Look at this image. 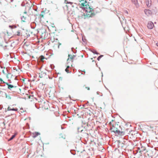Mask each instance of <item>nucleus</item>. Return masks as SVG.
<instances>
[{
  "label": "nucleus",
  "instance_id": "22",
  "mask_svg": "<svg viewBox=\"0 0 158 158\" xmlns=\"http://www.w3.org/2000/svg\"><path fill=\"white\" fill-rule=\"evenodd\" d=\"M65 71L67 73H69V69L67 68H66L65 69Z\"/></svg>",
  "mask_w": 158,
  "mask_h": 158
},
{
  "label": "nucleus",
  "instance_id": "29",
  "mask_svg": "<svg viewBox=\"0 0 158 158\" xmlns=\"http://www.w3.org/2000/svg\"><path fill=\"white\" fill-rule=\"evenodd\" d=\"M69 66H68L67 67V68H67L68 69V68H69Z\"/></svg>",
  "mask_w": 158,
  "mask_h": 158
},
{
  "label": "nucleus",
  "instance_id": "21",
  "mask_svg": "<svg viewBox=\"0 0 158 158\" xmlns=\"http://www.w3.org/2000/svg\"><path fill=\"white\" fill-rule=\"evenodd\" d=\"M99 56L98 58V60H100V59L102 57V56Z\"/></svg>",
  "mask_w": 158,
  "mask_h": 158
},
{
  "label": "nucleus",
  "instance_id": "15",
  "mask_svg": "<svg viewBox=\"0 0 158 158\" xmlns=\"http://www.w3.org/2000/svg\"><path fill=\"white\" fill-rule=\"evenodd\" d=\"M33 134V137L34 138L36 137L37 136H38L39 135H40V134L38 132H35Z\"/></svg>",
  "mask_w": 158,
  "mask_h": 158
},
{
  "label": "nucleus",
  "instance_id": "18",
  "mask_svg": "<svg viewBox=\"0 0 158 158\" xmlns=\"http://www.w3.org/2000/svg\"><path fill=\"white\" fill-rule=\"evenodd\" d=\"M21 19L22 21L23 22H26V19L24 16H23L21 17Z\"/></svg>",
  "mask_w": 158,
  "mask_h": 158
},
{
  "label": "nucleus",
  "instance_id": "17",
  "mask_svg": "<svg viewBox=\"0 0 158 158\" xmlns=\"http://www.w3.org/2000/svg\"><path fill=\"white\" fill-rule=\"evenodd\" d=\"M40 60L42 62L44 61V60L45 59V57L42 55H41L40 56Z\"/></svg>",
  "mask_w": 158,
  "mask_h": 158
},
{
  "label": "nucleus",
  "instance_id": "12",
  "mask_svg": "<svg viewBox=\"0 0 158 158\" xmlns=\"http://www.w3.org/2000/svg\"><path fill=\"white\" fill-rule=\"evenodd\" d=\"M132 2L135 5V6H137L138 5V2L137 0H131Z\"/></svg>",
  "mask_w": 158,
  "mask_h": 158
},
{
  "label": "nucleus",
  "instance_id": "5",
  "mask_svg": "<svg viewBox=\"0 0 158 158\" xmlns=\"http://www.w3.org/2000/svg\"><path fill=\"white\" fill-rule=\"evenodd\" d=\"M6 78L8 79V81H10L13 80H15L16 78V76L15 75H14L13 74L8 73L6 75Z\"/></svg>",
  "mask_w": 158,
  "mask_h": 158
},
{
  "label": "nucleus",
  "instance_id": "16",
  "mask_svg": "<svg viewBox=\"0 0 158 158\" xmlns=\"http://www.w3.org/2000/svg\"><path fill=\"white\" fill-rule=\"evenodd\" d=\"M17 133H16L14 135H13L11 137L10 139H9V140H12L13 139H14L15 137L16 136V135H17Z\"/></svg>",
  "mask_w": 158,
  "mask_h": 158
},
{
  "label": "nucleus",
  "instance_id": "25",
  "mask_svg": "<svg viewBox=\"0 0 158 158\" xmlns=\"http://www.w3.org/2000/svg\"><path fill=\"white\" fill-rule=\"evenodd\" d=\"M93 53L96 54H98V52L96 51H94Z\"/></svg>",
  "mask_w": 158,
  "mask_h": 158
},
{
  "label": "nucleus",
  "instance_id": "31",
  "mask_svg": "<svg viewBox=\"0 0 158 158\" xmlns=\"http://www.w3.org/2000/svg\"><path fill=\"white\" fill-rule=\"evenodd\" d=\"M31 98V96H29V98Z\"/></svg>",
  "mask_w": 158,
  "mask_h": 158
},
{
  "label": "nucleus",
  "instance_id": "33",
  "mask_svg": "<svg viewBox=\"0 0 158 158\" xmlns=\"http://www.w3.org/2000/svg\"><path fill=\"white\" fill-rule=\"evenodd\" d=\"M3 124H4L5 125V123L4 122H3Z\"/></svg>",
  "mask_w": 158,
  "mask_h": 158
},
{
  "label": "nucleus",
  "instance_id": "7",
  "mask_svg": "<svg viewBox=\"0 0 158 158\" xmlns=\"http://www.w3.org/2000/svg\"><path fill=\"white\" fill-rule=\"evenodd\" d=\"M4 96H6V98L8 99H10L11 98V97L10 95L6 94V93L5 92L2 91H0V97H3Z\"/></svg>",
  "mask_w": 158,
  "mask_h": 158
},
{
  "label": "nucleus",
  "instance_id": "19",
  "mask_svg": "<svg viewBox=\"0 0 158 158\" xmlns=\"http://www.w3.org/2000/svg\"><path fill=\"white\" fill-rule=\"evenodd\" d=\"M9 27L12 29V28H15L16 27V26L15 25H13V26H11V25H10L9 26Z\"/></svg>",
  "mask_w": 158,
  "mask_h": 158
},
{
  "label": "nucleus",
  "instance_id": "10",
  "mask_svg": "<svg viewBox=\"0 0 158 158\" xmlns=\"http://www.w3.org/2000/svg\"><path fill=\"white\" fill-rule=\"evenodd\" d=\"M146 3L148 7H151L152 5V1L151 0H147Z\"/></svg>",
  "mask_w": 158,
  "mask_h": 158
},
{
  "label": "nucleus",
  "instance_id": "27",
  "mask_svg": "<svg viewBox=\"0 0 158 158\" xmlns=\"http://www.w3.org/2000/svg\"><path fill=\"white\" fill-rule=\"evenodd\" d=\"M156 45L158 47V43H157L156 44Z\"/></svg>",
  "mask_w": 158,
  "mask_h": 158
},
{
  "label": "nucleus",
  "instance_id": "14",
  "mask_svg": "<svg viewBox=\"0 0 158 158\" xmlns=\"http://www.w3.org/2000/svg\"><path fill=\"white\" fill-rule=\"evenodd\" d=\"M7 72V70L6 68H4L2 70V72L4 74H6V72Z\"/></svg>",
  "mask_w": 158,
  "mask_h": 158
},
{
  "label": "nucleus",
  "instance_id": "13",
  "mask_svg": "<svg viewBox=\"0 0 158 158\" xmlns=\"http://www.w3.org/2000/svg\"><path fill=\"white\" fill-rule=\"evenodd\" d=\"M45 14V13L44 11H42L41 12V14L40 15V18H43Z\"/></svg>",
  "mask_w": 158,
  "mask_h": 158
},
{
  "label": "nucleus",
  "instance_id": "11",
  "mask_svg": "<svg viewBox=\"0 0 158 158\" xmlns=\"http://www.w3.org/2000/svg\"><path fill=\"white\" fill-rule=\"evenodd\" d=\"M18 110V109L16 108H12L11 106H9L8 107L7 109V110L8 111L14 110V111H17Z\"/></svg>",
  "mask_w": 158,
  "mask_h": 158
},
{
  "label": "nucleus",
  "instance_id": "1",
  "mask_svg": "<svg viewBox=\"0 0 158 158\" xmlns=\"http://www.w3.org/2000/svg\"><path fill=\"white\" fill-rule=\"evenodd\" d=\"M79 4L81 7L84 8L86 12L85 14L83 12L79 11L78 17L79 18L86 19L87 18L92 17L95 16V14L93 9L88 4L86 0H77Z\"/></svg>",
  "mask_w": 158,
  "mask_h": 158
},
{
  "label": "nucleus",
  "instance_id": "20",
  "mask_svg": "<svg viewBox=\"0 0 158 158\" xmlns=\"http://www.w3.org/2000/svg\"><path fill=\"white\" fill-rule=\"evenodd\" d=\"M44 109H48V106H47L46 107H45V105H46V106H47L48 105V104L47 103H44Z\"/></svg>",
  "mask_w": 158,
  "mask_h": 158
},
{
  "label": "nucleus",
  "instance_id": "32",
  "mask_svg": "<svg viewBox=\"0 0 158 158\" xmlns=\"http://www.w3.org/2000/svg\"><path fill=\"white\" fill-rule=\"evenodd\" d=\"M83 55H82L81 56V57H83Z\"/></svg>",
  "mask_w": 158,
  "mask_h": 158
},
{
  "label": "nucleus",
  "instance_id": "34",
  "mask_svg": "<svg viewBox=\"0 0 158 158\" xmlns=\"http://www.w3.org/2000/svg\"><path fill=\"white\" fill-rule=\"evenodd\" d=\"M155 127H158V126H155Z\"/></svg>",
  "mask_w": 158,
  "mask_h": 158
},
{
  "label": "nucleus",
  "instance_id": "28",
  "mask_svg": "<svg viewBox=\"0 0 158 158\" xmlns=\"http://www.w3.org/2000/svg\"><path fill=\"white\" fill-rule=\"evenodd\" d=\"M153 127H152V126H151L150 127V128H153Z\"/></svg>",
  "mask_w": 158,
  "mask_h": 158
},
{
  "label": "nucleus",
  "instance_id": "30",
  "mask_svg": "<svg viewBox=\"0 0 158 158\" xmlns=\"http://www.w3.org/2000/svg\"><path fill=\"white\" fill-rule=\"evenodd\" d=\"M67 3H70L71 4H72V2H69V3H68V2H67Z\"/></svg>",
  "mask_w": 158,
  "mask_h": 158
},
{
  "label": "nucleus",
  "instance_id": "3",
  "mask_svg": "<svg viewBox=\"0 0 158 158\" xmlns=\"http://www.w3.org/2000/svg\"><path fill=\"white\" fill-rule=\"evenodd\" d=\"M0 81L1 82H2L3 83H5L6 85L8 86V89H9L12 90L13 89H15L17 87L18 85V83L16 82V83L15 84L13 85H11L9 84L8 83H6L2 79L0 78Z\"/></svg>",
  "mask_w": 158,
  "mask_h": 158
},
{
  "label": "nucleus",
  "instance_id": "23",
  "mask_svg": "<svg viewBox=\"0 0 158 158\" xmlns=\"http://www.w3.org/2000/svg\"><path fill=\"white\" fill-rule=\"evenodd\" d=\"M17 33L18 34H17V35L18 36H19L20 35V32L18 31Z\"/></svg>",
  "mask_w": 158,
  "mask_h": 158
},
{
  "label": "nucleus",
  "instance_id": "4",
  "mask_svg": "<svg viewBox=\"0 0 158 158\" xmlns=\"http://www.w3.org/2000/svg\"><path fill=\"white\" fill-rule=\"evenodd\" d=\"M123 128H120V130L121 129L125 130V131L124 133H120V134L119 135H124L126 133H128V132H130V130L129 128V126H128L127 124H125L123 126Z\"/></svg>",
  "mask_w": 158,
  "mask_h": 158
},
{
  "label": "nucleus",
  "instance_id": "8",
  "mask_svg": "<svg viewBox=\"0 0 158 158\" xmlns=\"http://www.w3.org/2000/svg\"><path fill=\"white\" fill-rule=\"evenodd\" d=\"M154 26V24L152 22L150 21L148 23L147 27L149 29H152L153 28Z\"/></svg>",
  "mask_w": 158,
  "mask_h": 158
},
{
  "label": "nucleus",
  "instance_id": "2",
  "mask_svg": "<svg viewBox=\"0 0 158 158\" xmlns=\"http://www.w3.org/2000/svg\"><path fill=\"white\" fill-rule=\"evenodd\" d=\"M109 124L110 125V129L111 131L114 133H117L119 135L120 133H124L125 131V130L124 129H121L120 130V126L116 124L115 122L113 120L109 123Z\"/></svg>",
  "mask_w": 158,
  "mask_h": 158
},
{
  "label": "nucleus",
  "instance_id": "6",
  "mask_svg": "<svg viewBox=\"0 0 158 158\" xmlns=\"http://www.w3.org/2000/svg\"><path fill=\"white\" fill-rule=\"evenodd\" d=\"M76 57V56L74 55H72L71 54H69L68 58L67 59V61L68 63H69L70 62H73V61L74 60Z\"/></svg>",
  "mask_w": 158,
  "mask_h": 158
},
{
  "label": "nucleus",
  "instance_id": "9",
  "mask_svg": "<svg viewBox=\"0 0 158 158\" xmlns=\"http://www.w3.org/2000/svg\"><path fill=\"white\" fill-rule=\"evenodd\" d=\"M144 11L145 12V14L147 15H151L152 13V11L149 10L145 9L144 10Z\"/></svg>",
  "mask_w": 158,
  "mask_h": 158
},
{
  "label": "nucleus",
  "instance_id": "26",
  "mask_svg": "<svg viewBox=\"0 0 158 158\" xmlns=\"http://www.w3.org/2000/svg\"><path fill=\"white\" fill-rule=\"evenodd\" d=\"M20 110H21V111H20L21 112H24V111L23 110V109L22 108L20 109Z\"/></svg>",
  "mask_w": 158,
  "mask_h": 158
},
{
  "label": "nucleus",
  "instance_id": "24",
  "mask_svg": "<svg viewBox=\"0 0 158 158\" xmlns=\"http://www.w3.org/2000/svg\"><path fill=\"white\" fill-rule=\"evenodd\" d=\"M85 88L87 89L88 90H89L90 88L89 87H86Z\"/></svg>",
  "mask_w": 158,
  "mask_h": 158
}]
</instances>
